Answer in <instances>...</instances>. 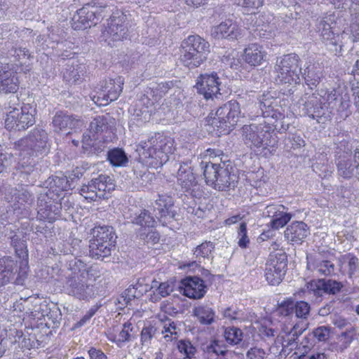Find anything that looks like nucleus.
I'll return each instance as SVG.
<instances>
[{
  "mask_svg": "<svg viewBox=\"0 0 359 359\" xmlns=\"http://www.w3.org/2000/svg\"><path fill=\"white\" fill-rule=\"evenodd\" d=\"M301 60L298 55L290 53L277 60L275 69L277 72L276 82L279 84H297L301 81Z\"/></svg>",
  "mask_w": 359,
  "mask_h": 359,
  "instance_id": "1a4fd4ad",
  "label": "nucleus"
},
{
  "mask_svg": "<svg viewBox=\"0 0 359 359\" xmlns=\"http://www.w3.org/2000/svg\"><path fill=\"white\" fill-rule=\"evenodd\" d=\"M107 159L115 167H124L128 163V158L123 149L114 148L109 149L107 154Z\"/></svg>",
  "mask_w": 359,
  "mask_h": 359,
  "instance_id": "58836bf2",
  "label": "nucleus"
},
{
  "mask_svg": "<svg viewBox=\"0 0 359 359\" xmlns=\"http://www.w3.org/2000/svg\"><path fill=\"white\" fill-rule=\"evenodd\" d=\"M298 339L299 337H296L291 331H290L282 337L281 341L283 347H290V350L297 348L299 344Z\"/></svg>",
  "mask_w": 359,
  "mask_h": 359,
  "instance_id": "0e129e2a",
  "label": "nucleus"
},
{
  "mask_svg": "<svg viewBox=\"0 0 359 359\" xmlns=\"http://www.w3.org/2000/svg\"><path fill=\"white\" fill-rule=\"evenodd\" d=\"M318 95L330 109L337 112L341 119L345 120L351 114L350 95L345 87L339 86L330 90H321Z\"/></svg>",
  "mask_w": 359,
  "mask_h": 359,
  "instance_id": "9b49d317",
  "label": "nucleus"
},
{
  "mask_svg": "<svg viewBox=\"0 0 359 359\" xmlns=\"http://www.w3.org/2000/svg\"><path fill=\"white\" fill-rule=\"evenodd\" d=\"M267 354L264 349L254 346L248 351L246 357L248 359H264Z\"/></svg>",
  "mask_w": 359,
  "mask_h": 359,
  "instance_id": "774afa93",
  "label": "nucleus"
},
{
  "mask_svg": "<svg viewBox=\"0 0 359 359\" xmlns=\"http://www.w3.org/2000/svg\"><path fill=\"white\" fill-rule=\"evenodd\" d=\"M133 330L132 323L126 322L123 325L122 330L119 332L118 334L114 336L111 340L121 346V344L130 341V332Z\"/></svg>",
  "mask_w": 359,
  "mask_h": 359,
  "instance_id": "8fccbe9b",
  "label": "nucleus"
},
{
  "mask_svg": "<svg viewBox=\"0 0 359 359\" xmlns=\"http://www.w3.org/2000/svg\"><path fill=\"white\" fill-rule=\"evenodd\" d=\"M22 71H13L11 76L0 79V92L4 93H15L19 88V81L17 76L18 72Z\"/></svg>",
  "mask_w": 359,
  "mask_h": 359,
  "instance_id": "4c0bfd02",
  "label": "nucleus"
},
{
  "mask_svg": "<svg viewBox=\"0 0 359 359\" xmlns=\"http://www.w3.org/2000/svg\"><path fill=\"white\" fill-rule=\"evenodd\" d=\"M67 121H69V114L62 111H57L52 120L54 132L59 133L66 131Z\"/></svg>",
  "mask_w": 359,
  "mask_h": 359,
  "instance_id": "c03bdc74",
  "label": "nucleus"
},
{
  "mask_svg": "<svg viewBox=\"0 0 359 359\" xmlns=\"http://www.w3.org/2000/svg\"><path fill=\"white\" fill-rule=\"evenodd\" d=\"M133 172L134 175L136 176V178L142 181L141 182L142 184L151 180L152 178L151 173L149 172L147 169L142 165H137L135 166L133 168Z\"/></svg>",
  "mask_w": 359,
  "mask_h": 359,
  "instance_id": "338daca9",
  "label": "nucleus"
},
{
  "mask_svg": "<svg viewBox=\"0 0 359 359\" xmlns=\"http://www.w3.org/2000/svg\"><path fill=\"white\" fill-rule=\"evenodd\" d=\"M131 222L144 228V230L146 231L147 229L153 228L154 226L155 219L151 215L149 210H142L139 213H135L134 216L132 217Z\"/></svg>",
  "mask_w": 359,
  "mask_h": 359,
  "instance_id": "ea45409f",
  "label": "nucleus"
},
{
  "mask_svg": "<svg viewBox=\"0 0 359 359\" xmlns=\"http://www.w3.org/2000/svg\"><path fill=\"white\" fill-rule=\"evenodd\" d=\"M202 168L206 184L214 189L222 191L234 189L237 186V170L230 163L208 162Z\"/></svg>",
  "mask_w": 359,
  "mask_h": 359,
  "instance_id": "7ed1b4c3",
  "label": "nucleus"
},
{
  "mask_svg": "<svg viewBox=\"0 0 359 359\" xmlns=\"http://www.w3.org/2000/svg\"><path fill=\"white\" fill-rule=\"evenodd\" d=\"M330 335V330L325 326H320L316 328L311 334L306 336L304 338L305 340V343L302 341L300 344L303 345L304 347H310L313 345V342L311 341L314 338L316 339L318 341H325L328 339Z\"/></svg>",
  "mask_w": 359,
  "mask_h": 359,
  "instance_id": "a19ab883",
  "label": "nucleus"
},
{
  "mask_svg": "<svg viewBox=\"0 0 359 359\" xmlns=\"http://www.w3.org/2000/svg\"><path fill=\"white\" fill-rule=\"evenodd\" d=\"M287 210H282L281 212L275 215L273 219L270 222V226L275 230L285 226L292 219L293 215L291 212H287Z\"/></svg>",
  "mask_w": 359,
  "mask_h": 359,
  "instance_id": "49530a36",
  "label": "nucleus"
},
{
  "mask_svg": "<svg viewBox=\"0 0 359 359\" xmlns=\"http://www.w3.org/2000/svg\"><path fill=\"white\" fill-rule=\"evenodd\" d=\"M177 182L185 191H188L191 187L196 185V178L193 172L190 161L180 163L177 172Z\"/></svg>",
  "mask_w": 359,
  "mask_h": 359,
  "instance_id": "c85d7f7f",
  "label": "nucleus"
},
{
  "mask_svg": "<svg viewBox=\"0 0 359 359\" xmlns=\"http://www.w3.org/2000/svg\"><path fill=\"white\" fill-rule=\"evenodd\" d=\"M17 337H18V343L23 348L32 349L35 347L37 341L33 334H25L22 332H17Z\"/></svg>",
  "mask_w": 359,
  "mask_h": 359,
  "instance_id": "6e6d98bb",
  "label": "nucleus"
},
{
  "mask_svg": "<svg viewBox=\"0 0 359 359\" xmlns=\"http://www.w3.org/2000/svg\"><path fill=\"white\" fill-rule=\"evenodd\" d=\"M143 231L140 232L139 236L145 243L155 244L159 241L160 236L157 231H153L151 228Z\"/></svg>",
  "mask_w": 359,
  "mask_h": 359,
  "instance_id": "052dcab7",
  "label": "nucleus"
},
{
  "mask_svg": "<svg viewBox=\"0 0 359 359\" xmlns=\"http://www.w3.org/2000/svg\"><path fill=\"white\" fill-rule=\"evenodd\" d=\"M321 286L324 288V292L329 294H336L339 293L342 287L343 284L341 282L332 279H319Z\"/></svg>",
  "mask_w": 359,
  "mask_h": 359,
  "instance_id": "09e8293b",
  "label": "nucleus"
},
{
  "mask_svg": "<svg viewBox=\"0 0 359 359\" xmlns=\"http://www.w3.org/2000/svg\"><path fill=\"white\" fill-rule=\"evenodd\" d=\"M307 289L309 293L313 294L316 299L320 298L324 292V288L321 286L319 279L313 280L307 284Z\"/></svg>",
  "mask_w": 359,
  "mask_h": 359,
  "instance_id": "69168bd1",
  "label": "nucleus"
},
{
  "mask_svg": "<svg viewBox=\"0 0 359 359\" xmlns=\"http://www.w3.org/2000/svg\"><path fill=\"white\" fill-rule=\"evenodd\" d=\"M277 311L280 315L287 317L294 313V299L287 298L278 304Z\"/></svg>",
  "mask_w": 359,
  "mask_h": 359,
  "instance_id": "13d9d810",
  "label": "nucleus"
},
{
  "mask_svg": "<svg viewBox=\"0 0 359 359\" xmlns=\"http://www.w3.org/2000/svg\"><path fill=\"white\" fill-rule=\"evenodd\" d=\"M115 189L114 180L107 175H100L93 178L88 184H83L80 194L85 198L91 201L108 199L110 194Z\"/></svg>",
  "mask_w": 359,
  "mask_h": 359,
  "instance_id": "ddd939ff",
  "label": "nucleus"
},
{
  "mask_svg": "<svg viewBox=\"0 0 359 359\" xmlns=\"http://www.w3.org/2000/svg\"><path fill=\"white\" fill-rule=\"evenodd\" d=\"M266 52L257 43L250 44L244 50L243 60L250 66L260 65L265 60Z\"/></svg>",
  "mask_w": 359,
  "mask_h": 359,
  "instance_id": "c756f323",
  "label": "nucleus"
},
{
  "mask_svg": "<svg viewBox=\"0 0 359 359\" xmlns=\"http://www.w3.org/2000/svg\"><path fill=\"white\" fill-rule=\"evenodd\" d=\"M106 7L86 4L73 15L71 24L75 30L85 29L95 26L107 17Z\"/></svg>",
  "mask_w": 359,
  "mask_h": 359,
  "instance_id": "f8f14e48",
  "label": "nucleus"
},
{
  "mask_svg": "<svg viewBox=\"0 0 359 359\" xmlns=\"http://www.w3.org/2000/svg\"><path fill=\"white\" fill-rule=\"evenodd\" d=\"M66 290L69 295L79 299L88 300L94 295L93 286L87 283L86 278L79 276H71L65 285Z\"/></svg>",
  "mask_w": 359,
  "mask_h": 359,
  "instance_id": "b1692460",
  "label": "nucleus"
},
{
  "mask_svg": "<svg viewBox=\"0 0 359 359\" xmlns=\"http://www.w3.org/2000/svg\"><path fill=\"white\" fill-rule=\"evenodd\" d=\"M221 84V78L218 74L211 72L200 74L195 87L199 94L203 95L205 99L209 100L217 97V94L222 95L219 92Z\"/></svg>",
  "mask_w": 359,
  "mask_h": 359,
  "instance_id": "f3484780",
  "label": "nucleus"
},
{
  "mask_svg": "<svg viewBox=\"0 0 359 359\" xmlns=\"http://www.w3.org/2000/svg\"><path fill=\"white\" fill-rule=\"evenodd\" d=\"M114 122V119L108 114L97 116L90 123V132L97 134L107 131L112 126Z\"/></svg>",
  "mask_w": 359,
  "mask_h": 359,
  "instance_id": "f704fd0d",
  "label": "nucleus"
},
{
  "mask_svg": "<svg viewBox=\"0 0 359 359\" xmlns=\"http://www.w3.org/2000/svg\"><path fill=\"white\" fill-rule=\"evenodd\" d=\"M26 302H30L33 308L29 309L30 315L38 319L47 317L48 319L53 318L54 311L48 307V304L46 300H41L38 297H29Z\"/></svg>",
  "mask_w": 359,
  "mask_h": 359,
  "instance_id": "7c9ffc66",
  "label": "nucleus"
},
{
  "mask_svg": "<svg viewBox=\"0 0 359 359\" xmlns=\"http://www.w3.org/2000/svg\"><path fill=\"white\" fill-rule=\"evenodd\" d=\"M45 184L48 188V194L55 193V195L59 196V193L62 191H66L69 187V181L66 176H52L48 178Z\"/></svg>",
  "mask_w": 359,
  "mask_h": 359,
  "instance_id": "c9c22d12",
  "label": "nucleus"
},
{
  "mask_svg": "<svg viewBox=\"0 0 359 359\" xmlns=\"http://www.w3.org/2000/svg\"><path fill=\"white\" fill-rule=\"evenodd\" d=\"M14 148L20 151L21 157L18 168L22 173L30 175L36 172L34 158L43 157L50 149V142L47 132L38 126L28 134L14 142Z\"/></svg>",
  "mask_w": 359,
  "mask_h": 359,
  "instance_id": "f257e3e1",
  "label": "nucleus"
},
{
  "mask_svg": "<svg viewBox=\"0 0 359 359\" xmlns=\"http://www.w3.org/2000/svg\"><path fill=\"white\" fill-rule=\"evenodd\" d=\"M352 40L353 42L359 41V7L354 8L351 13V24L350 26Z\"/></svg>",
  "mask_w": 359,
  "mask_h": 359,
  "instance_id": "5fc2aeb1",
  "label": "nucleus"
},
{
  "mask_svg": "<svg viewBox=\"0 0 359 359\" xmlns=\"http://www.w3.org/2000/svg\"><path fill=\"white\" fill-rule=\"evenodd\" d=\"M89 253L91 257L103 260L115 248L117 236L111 226H95L90 231Z\"/></svg>",
  "mask_w": 359,
  "mask_h": 359,
  "instance_id": "423d86ee",
  "label": "nucleus"
},
{
  "mask_svg": "<svg viewBox=\"0 0 359 359\" xmlns=\"http://www.w3.org/2000/svg\"><path fill=\"white\" fill-rule=\"evenodd\" d=\"M48 192L40 194L38 198V217L53 222L60 214L61 204L52 199Z\"/></svg>",
  "mask_w": 359,
  "mask_h": 359,
  "instance_id": "393cba45",
  "label": "nucleus"
},
{
  "mask_svg": "<svg viewBox=\"0 0 359 359\" xmlns=\"http://www.w3.org/2000/svg\"><path fill=\"white\" fill-rule=\"evenodd\" d=\"M215 248V245L210 241H205L198 245L194 251V255L196 257H201L203 258L208 257L211 255Z\"/></svg>",
  "mask_w": 359,
  "mask_h": 359,
  "instance_id": "4d7b16f0",
  "label": "nucleus"
},
{
  "mask_svg": "<svg viewBox=\"0 0 359 359\" xmlns=\"http://www.w3.org/2000/svg\"><path fill=\"white\" fill-rule=\"evenodd\" d=\"M128 11H116L110 16L108 34L113 41H122L127 38L130 20Z\"/></svg>",
  "mask_w": 359,
  "mask_h": 359,
  "instance_id": "6ab92c4d",
  "label": "nucleus"
},
{
  "mask_svg": "<svg viewBox=\"0 0 359 359\" xmlns=\"http://www.w3.org/2000/svg\"><path fill=\"white\" fill-rule=\"evenodd\" d=\"M245 144L251 149L268 147L273 148L277 146L278 138L273 133V126L266 120L258 121L250 125H245L242 128Z\"/></svg>",
  "mask_w": 359,
  "mask_h": 359,
  "instance_id": "39448f33",
  "label": "nucleus"
},
{
  "mask_svg": "<svg viewBox=\"0 0 359 359\" xmlns=\"http://www.w3.org/2000/svg\"><path fill=\"white\" fill-rule=\"evenodd\" d=\"M241 118L240 104L231 100L220 106L215 112L211 125L217 127L220 133L228 134Z\"/></svg>",
  "mask_w": 359,
  "mask_h": 359,
  "instance_id": "6e6552de",
  "label": "nucleus"
},
{
  "mask_svg": "<svg viewBox=\"0 0 359 359\" xmlns=\"http://www.w3.org/2000/svg\"><path fill=\"white\" fill-rule=\"evenodd\" d=\"M174 140L169 136L156 133L147 141L141 142L136 151L140 158L147 166L153 168L162 167L174 150Z\"/></svg>",
  "mask_w": 359,
  "mask_h": 359,
  "instance_id": "f03ea898",
  "label": "nucleus"
},
{
  "mask_svg": "<svg viewBox=\"0 0 359 359\" xmlns=\"http://www.w3.org/2000/svg\"><path fill=\"white\" fill-rule=\"evenodd\" d=\"M302 111L304 116L316 119L318 123H325L330 119V111L323 103L321 97L316 94L309 96L303 104Z\"/></svg>",
  "mask_w": 359,
  "mask_h": 359,
  "instance_id": "412c9836",
  "label": "nucleus"
},
{
  "mask_svg": "<svg viewBox=\"0 0 359 359\" xmlns=\"http://www.w3.org/2000/svg\"><path fill=\"white\" fill-rule=\"evenodd\" d=\"M86 126L85 122L80 116L73 114H69V121L67 123V130H69L67 134L71 133V131H81Z\"/></svg>",
  "mask_w": 359,
  "mask_h": 359,
  "instance_id": "603ef678",
  "label": "nucleus"
},
{
  "mask_svg": "<svg viewBox=\"0 0 359 359\" xmlns=\"http://www.w3.org/2000/svg\"><path fill=\"white\" fill-rule=\"evenodd\" d=\"M36 105L34 102L23 104L20 109L14 108L5 120V128L8 130H25L35 122Z\"/></svg>",
  "mask_w": 359,
  "mask_h": 359,
  "instance_id": "9d476101",
  "label": "nucleus"
},
{
  "mask_svg": "<svg viewBox=\"0 0 359 359\" xmlns=\"http://www.w3.org/2000/svg\"><path fill=\"white\" fill-rule=\"evenodd\" d=\"M201 348L206 359H211L228 351L218 340L212 339L201 344Z\"/></svg>",
  "mask_w": 359,
  "mask_h": 359,
  "instance_id": "e433bc0d",
  "label": "nucleus"
},
{
  "mask_svg": "<svg viewBox=\"0 0 359 359\" xmlns=\"http://www.w3.org/2000/svg\"><path fill=\"white\" fill-rule=\"evenodd\" d=\"M309 234L310 229L308 225L299 221L292 222L284 232L285 238L292 245L301 244Z\"/></svg>",
  "mask_w": 359,
  "mask_h": 359,
  "instance_id": "cd10ccee",
  "label": "nucleus"
},
{
  "mask_svg": "<svg viewBox=\"0 0 359 359\" xmlns=\"http://www.w3.org/2000/svg\"><path fill=\"white\" fill-rule=\"evenodd\" d=\"M334 163L337 175L344 179L359 180V161L355 159L346 141L340 142L334 151Z\"/></svg>",
  "mask_w": 359,
  "mask_h": 359,
  "instance_id": "0eeeda50",
  "label": "nucleus"
},
{
  "mask_svg": "<svg viewBox=\"0 0 359 359\" xmlns=\"http://www.w3.org/2000/svg\"><path fill=\"white\" fill-rule=\"evenodd\" d=\"M332 24H335L334 16L329 15L323 18L319 22V29L321 30V36L327 49L334 54L339 56L341 55L343 47L342 34H335L332 29Z\"/></svg>",
  "mask_w": 359,
  "mask_h": 359,
  "instance_id": "2eb2a0df",
  "label": "nucleus"
},
{
  "mask_svg": "<svg viewBox=\"0 0 359 359\" xmlns=\"http://www.w3.org/2000/svg\"><path fill=\"white\" fill-rule=\"evenodd\" d=\"M257 104L262 114L258 121H262V120H265L266 118H270L278 121L285 118L282 107L279 105V100L269 93H264L259 98L258 102L256 103Z\"/></svg>",
  "mask_w": 359,
  "mask_h": 359,
  "instance_id": "aec40b11",
  "label": "nucleus"
},
{
  "mask_svg": "<svg viewBox=\"0 0 359 359\" xmlns=\"http://www.w3.org/2000/svg\"><path fill=\"white\" fill-rule=\"evenodd\" d=\"M132 284L137 291L138 295H140L141 297L152 289V286H150V285L147 282V278L144 277L136 278Z\"/></svg>",
  "mask_w": 359,
  "mask_h": 359,
  "instance_id": "680f3d73",
  "label": "nucleus"
},
{
  "mask_svg": "<svg viewBox=\"0 0 359 359\" xmlns=\"http://www.w3.org/2000/svg\"><path fill=\"white\" fill-rule=\"evenodd\" d=\"M69 269L72 271V276H79L83 278H86L88 275L86 264L76 258L69 261Z\"/></svg>",
  "mask_w": 359,
  "mask_h": 359,
  "instance_id": "a18cd8bd",
  "label": "nucleus"
},
{
  "mask_svg": "<svg viewBox=\"0 0 359 359\" xmlns=\"http://www.w3.org/2000/svg\"><path fill=\"white\" fill-rule=\"evenodd\" d=\"M210 53L208 41L199 35H189L181 43L180 60L184 67L193 69L203 64Z\"/></svg>",
  "mask_w": 359,
  "mask_h": 359,
  "instance_id": "20e7f679",
  "label": "nucleus"
},
{
  "mask_svg": "<svg viewBox=\"0 0 359 359\" xmlns=\"http://www.w3.org/2000/svg\"><path fill=\"white\" fill-rule=\"evenodd\" d=\"M194 314L203 325H211L215 320L213 309L207 306H200L194 309Z\"/></svg>",
  "mask_w": 359,
  "mask_h": 359,
  "instance_id": "79ce46f5",
  "label": "nucleus"
},
{
  "mask_svg": "<svg viewBox=\"0 0 359 359\" xmlns=\"http://www.w3.org/2000/svg\"><path fill=\"white\" fill-rule=\"evenodd\" d=\"M155 216L163 226H167L175 220L176 211L174 210V200L167 194L158 196L154 205Z\"/></svg>",
  "mask_w": 359,
  "mask_h": 359,
  "instance_id": "4be33fe9",
  "label": "nucleus"
},
{
  "mask_svg": "<svg viewBox=\"0 0 359 359\" xmlns=\"http://www.w3.org/2000/svg\"><path fill=\"white\" fill-rule=\"evenodd\" d=\"M91 142L92 140H90L89 136L87 138V136L83 135L82 140L83 149L88 154L99 156L105 149L104 144L101 142H95L93 143H91Z\"/></svg>",
  "mask_w": 359,
  "mask_h": 359,
  "instance_id": "37998d69",
  "label": "nucleus"
},
{
  "mask_svg": "<svg viewBox=\"0 0 359 359\" xmlns=\"http://www.w3.org/2000/svg\"><path fill=\"white\" fill-rule=\"evenodd\" d=\"M285 145L290 149H299L305 146V141L300 135L293 134L285 140Z\"/></svg>",
  "mask_w": 359,
  "mask_h": 359,
  "instance_id": "bf43d9fd",
  "label": "nucleus"
},
{
  "mask_svg": "<svg viewBox=\"0 0 359 359\" xmlns=\"http://www.w3.org/2000/svg\"><path fill=\"white\" fill-rule=\"evenodd\" d=\"M300 74L304 79L305 83L311 88L317 86L323 76L321 68L314 64H309Z\"/></svg>",
  "mask_w": 359,
  "mask_h": 359,
  "instance_id": "72a5a7b5",
  "label": "nucleus"
},
{
  "mask_svg": "<svg viewBox=\"0 0 359 359\" xmlns=\"http://www.w3.org/2000/svg\"><path fill=\"white\" fill-rule=\"evenodd\" d=\"M211 34L215 38L233 40L241 36V29L236 22L231 20H226L213 27Z\"/></svg>",
  "mask_w": 359,
  "mask_h": 359,
  "instance_id": "bb28decb",
  "label": "nucleus"
},
{
  "mask_svg": "<svg viewBox=\"0 0 359 359\" xmlns=\"http://www.w3.org/2000/svg\"><path fill=\"white\" fill-rule=\"evenodd\" d=\"M25 273L19 271V267L14 261L4 258L0 259V287L13 281L15 285H23Z\"/></svg>",
  "mask_w": 359,
  "mask_h": 359,
  "instance_id": "5701e85b",
  "label": "nucleus"
},
{
  "mask_svg": "<svg viewBox=\"0 0 359 359\" xmlns=\"http://www.w3.org/2000/svg\"><path fill=\"white\" fill-rule=\"evenodd\" d=\"M287 269V256L285 252L270 255L265 264L264 276L271 285H278Z\"/></svg>",
  "mask_w": 359,
  "mask_h": 359,
  "instance_id": "4468645a",
  "label": "nucleus"
},
{
  "mask_svg": "<svg viewBox=\"0 0 359 359\" xmlns=\"http://www.w3.org/2000/svg\"><path fill=\"white\" fill-rule=\"evenodd\" d=\"M29 50L25 48L13 47L8 50V55L10 58L9 62L0 61V79H4L13 71H22L24 73L29 72L30 68L29 65L23 66L21 59L25 58L28 55Z\"/></svg>",
  "mask_w": 359,
  "mask_h": 359,
  "instance_id": "dca6fc26",
  "label": "nucleus"
},
{
  "mask_svg": "<svg viewBox=\"0 0 359 359\" xmlns=\"http://www.w3.org/2000/svg\"><path fill=\"white\" fill-rule=\"evenodd\" d=\"M179 351L183 353L186 358L191 359L194 358L196 348L189 340H180L177 344Z\"/></svg>",
  "mask_w": 359,
  "mask_h": 359,
  "instance_id": "864d4df0",
  "label": "nucleus"
},
{
  "mask_svg": "<svg viewBox=\"0 0 359 359\" xmlns=\"http://www.w3.org/2000/svg\"><path fill=\"white\" fill-rule=\"evenodd\" d=\"M311 311L310 304L305 301L294 300V313L298 318L307 319Z\"/></svg>",
  "mask_w": 359,
  "mask_h": 359,
  "instance_id": "3c124183",
  "label": "nucleus"
},
{
  "mask_svg": "<svg viewBox=\"0 0 359 359\" xmlns=\"http://www.w3.org/2000/svg\"><path fill=\"white\" fill-rule=\"evenodd\" d=\"M86 73V67L84 64L73 62L67 64L63 73L64 79L69 83H76L81 81Z\"/></svg>",
  "mask_w": 359,
  "mask_h": 359,
  "instance_id": "2f4dec72",
  "label": "nucleus"
},
{
  "mask_svg": "<svg viewBox=\"0 0 359 359\" xmlns=\"http://www.w3.org/2000/svg\"><path fill=\"white\" fill-rule=\"evenodd\" d=\"M307 267L316 271L318 275L330 276L334 273V264L329 260L322 259L319 257L309 259L307 257Z\"/></svg>",
  "mask_w": 359,
  "mask_h": 359,
  "instance_id": "473e14b6",
  "label": "nucleus"
},
{
  "mask_svg": "<svg viewBox=\"0 0 359 359\" xmlns=\"http://www.w3.org/2000/svg\"><path fill=\"white\" fill-rule=\"evenodd\" d=\"M183 295L194 299H199L206 293V285L200 277L189 276L180 280L179 286Z\"/></svg>",
  "mask_w": 359,
  "mask_h": 359,
  "instance_id": "a878e982",
  "label": "nucleus"
},
{
  "mask_svg": "<svg viewBox=\"0 0 359 359\" xmlns=\"http://www.w3.org/2000/svg\"><path fill=\"white\" fill-rule=\"evenodd\" d=\"M224 336L229 344L236 345L242 341L243 333L241 329L233 326L225 329Z\"/></svg>",
  "mask_w": 359,
  "mask_h": 359,
  "instance_id": "de8ad7c7",
  "label": "nucleus"
},
{
  "mask_svg": "<svg viewBox=\"0 0 359 359\" xmlns=\"http://www.w3.org/2000/svg\"><path fill=\"white\" fill-rule=\"evenodd\" d=\"M238 245L241 248H246L250 243V239L247 235V224L245 222H242L240 224L238 231Z\"/></svg>",
  "mask_w": 359,
  "mask_h": 359,
  "instance_id": "e2e57ef3",
  "label": "nucleus"
},
{
  "mask_svg": "<svg viewBox=\"0 0 359 359\" xmlns=\"http://www.w3.org/2000/svg\"><path fill=\"white\" fill-rule=\"evenodd\" d=\"M123 79L118 76L116 79H106L100 82V90L97 92L96 103L100 105H107L118 99L123 90Z\"/></svg>",
  "mask_w": 359,
  "mask_h": 359,
  "instance_id": "a211bd4d",
  "label": "nucleus"
}]
</instances>
